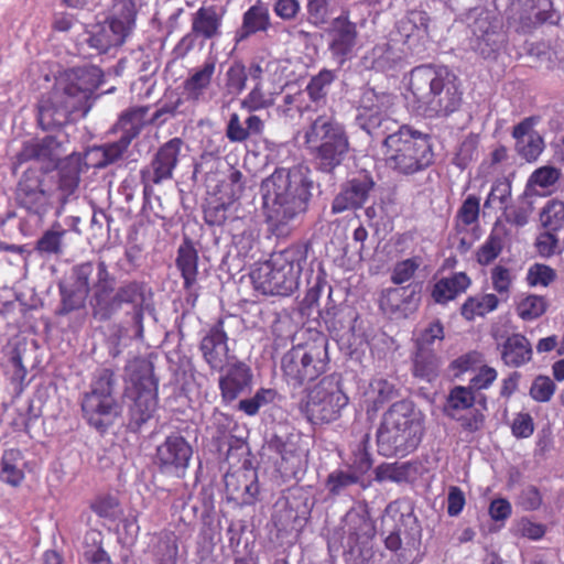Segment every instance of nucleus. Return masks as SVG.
I'll return each instance as SVG.
<instances>
[{"label": "nucleus", "instance_id": "obj_46", "mask_svg": "<svg viewBox=\"0 0 564 564\" xmlns=\"http://www.w3.org/2000/svg\"><path fill=\"white\" fill-rule=\"evenodd\" d=\"M275 104V93L265 91L261 83H257L240 101V108L249 113L268 110Z\"/></svg>", "mask_w": 564, "mask_h": 564}, {"label": "nucleus", "instance_id": "obj_59", "mask_svg": "<svg viewBox=\"0 0 564 564\" xmlns=\"http://www.w3.org/2000/svg\"><path fill=\"white\" fill-rule=\"evenodd\" d=\"M511 196V182L507 178L497 180L485 200L484 207L505 209Z\"/></svg>", "mask_w": 564, "mask_h": 564}, {"label": "nucleus", "instance_id": "obj_31", "mask_svg": "<svg viewBox=\"0 0 564 564\" xmlns=\"http://www.w3.org/2000/svg\"><path fill=\"white\" fill-rule=\"evenodd\" d=\"M411 372L414 378L432 383L442 371V358L434 349L420 348L415 349L411 357Z\"/></svg>", "mask_w": 564, "mask_h": 564}, {"label": "nucleus", "instance_id": "obj_42", "mask_svg": "<svg viewBox=\"0 0 564 564\" xmlns=\"http://www.w3.org/2000/svg\"><path fill=\"white\" fill-rule=\"evenodd\" d=\"M149 109V106H138L126 110L118 121L122 134L131 141L135 139L141 133L143 127L148 123L145 121V116Z\"/></svg>", "mask_w": 564, "mask_h": 564}, {"label": "nucleus", "instance_id": "obj_58", "mask_svg": "<svg viewBox=\"0 0 564 564\" xmlns=\"http://www.w3.org/2000/svg\"><path fill=\"white\" fill-rule=\"evenodd\" d=\"M480 199L475 195H468L456 214V226L464 228L476 224L479 219Z\"/></svg>", "mask_w": 564, "mask_h": 564}, {"label": "nucleus", "instance_id": "obj_52", "mask_svg": "<svg viewBox=\"0 0 564 564\" xmlns=\"http://www.w3.org/2000/svg\"><path fill=\"white\" fill-rule=\"evenodd\" d=\"M143 302V286L137 281H130L118 288L113 295L112 303H116V312H118L123 304L142 305Z\"/></svg>", "mask_w": 564, "mask_h": 564}, {"label": "nucleus", "instance_id": "obj_40", "mask_svg": "<svg viewBox=\"0 0 564 564\" xmlns=\"http://www.w3.org/2000/svg\"><path fill=\"white\" fill-rule=\"evenodd\" d=\"M94 293L90 300L91 311L95 318L108 321L116 313L113 301V285H94Z\"/></svg>", "mask_w": 564, "mask_h": 564}, {"label": "nucleus", "instance_id": "obj_28", "mask_svg": "<svg viewBox=\"0 0 564 564\" xmlns=\"http://www.w3.org/2000/svg\"><path fill=\"white\" fill-rule=\"evenodd\" d=\"M180 539L172 530L154 533L148 545V553L154 564H177Z\"/></svg>", "mask_w": 564, "mask_h": 564}, {"label": "nucleus", "instance_id": "obj_45", "mask_svg": "<svg viewBox=\"0 0 564 564\" xmlns=\"http://www.w3.org/2000/svg\"><path fill=\"white\" fill-rule=\"evenodd\" d=\"M547 306L549 303L544 296L528 294L517 301L516 313L522 321L532 322L541 317Z\"/></svg>", "mask_w": 564, "mask_h": 564}, {"label": "nucleus", "instance_id": "obj_7", "mask_svg": "<svg viewBox=\"0 0 564 564\" xmlns=\"http://www.w3.org/2000/svg\"><path fill=\"white\" fill-rule=\"evenodd\" d=\"M128 386L124 397L128 403V426L137 431L154 414L158 406L159 382L153 364L142 357L132 359L126 367Z\"/></svg>", "mask_w": 564, "mask_h": 564}, {"label": "nucleus", "instance_id": "obj_37", "mask_svg": "<svg viewBox=\"0 0 564 564\" xmlns=\"http://www.w3.org/2000/svg\"><path fill=\"white\" fill-rule=\"evenodd\" d=\"M175 263L184 280V289L191 290L198 275V253L192 243L186 242L180 246Z\"/></svg>", "mask_w": 564, "mask_h": 564}, {"label": "nucleus", "instance_id": "obj_3", "mask_svg": "<svg viewBox=\"0 0 564 564\" xmlns=\"http://www.w3.org/2000/svg\"><path fill=\"white\" fill-rule=\"evenodd\" d=\"M306 259L307 247L303 243H292L273 252L269 260L252 269L250 279L254 290L263 295H291L299 288Z\"/></svg>", "mask_w": 564, "mask_h": 564}, {"label": "nucleus", "instance_id": "obj_30", "mask_svg": "<svg viewBox=\"0 0 564 564\" xmlns=\"http://www.w3.org/2000/svg\"><path fill=\"white\" fill-rule=\"evenodd\" d=\"M471 285V279L466 272H454L449 276L437 280L431 291L435 303L445 305L465 293Z\"/></svg>", "mask_w": 564, "mask_h": 564}, {"label": "nucleus", "instance_id": "obj_26", "mask_svg": "<svg viewBox=\"0 0 564 564\" xmlns=\"http://www.w3.org/2000/svg\"><path fill=\"white\" fill-rule=\"evenodd\" d=\"M61 147V142L53 135L25 141L21 150L15 154L14 165H22L33 160L54 162L59 156Z\"/></svg>", "mask_w": 564, "mask_h": 564}, {"label": "nucleus", "instance_id": "obj_1", "mask_svg": "<svg viewBox=\"0 0 564 564\" xmlns=\"http://www.w3.org/2000/svg\"><path fill=\"white\" fill-rule=\"evenodd\" d=\"M101 70L96 66L68 69L37 102V121L43 130L61 128L73 113L85 117L91 106L95 90L101 84Z\"/></svg>", "mask_w": 564, "mask_h": 564}, {"label": "nucleus", "instance_id": "obj_36", "mask_svg": "<svg viewBox=\"0 0 564 564\" xmlns=\"http://www.w3.org/2000/svg\"><path fill=\"white\" fill-rule=\"evenodd\" d=\"M67 234L68 230L59 221L55 220L36 240L34 250L40 256H61L65 250V237Z\"/></svg>", "mask_w": 564, "mask_h": 564}, {"label": "nucleus", "instance_id": "obj_38", "mask_svg": "<svg viewBox=\"0 0 564 564\" xmlns=\"http://www.w3.org/2000/svg\"><path fill=\"white\" fill-rule=\"evenodd\" d=\"M221 17L217 13L215 7H202L193 17L192 32L205 40H210L219 34Z\"/></svg>", "mask_w": 564, "mask_h": 564}, {"label": "nucleus", "instance_id": "obj_29", "mask_svg": "<svg viewBox=\"0 0 564 564\" xmlns=\"http://www.w3.org/2000/svg\"><path fill=\"white\" fill-rule=\"evenodd\" d=\"M533 348L525 335L513 333L501 344V360L512 368H520L532 360Z\"/></svg>", "mask_w": 564, "mask_h": 564}, {"label": "nucleus", "instance_id": "obj_43", "mask_svg": "<svg viewBox=\"0 0 564 564\" xmlns=\"http://www.w3.org/2000/svg\"><path fill=\"white\" fill-rule=\"evenodd\" d=\"M415 473L414 464L410 462L404 463H382L375 469L376 480L405 482L409 481L411 476Z\"/></svg>", "mask_w": 564, "mask_h": 564}, {"label": "nucleus", "instance_id": "obj_50", "mask_svg": "<svg viewBox=\"0 0 564 564\" xmlns=\"http://www.w3.org/2000/svg\"><path fill=\"white\" fill-rule=\"evenodd\" d=\"M490 281L494 291L499 295L502 300L507 301L510 296L514 274L512 270L501 263L494 265L490 270Z\"/></svg>", "mask_w": 564, "mask_h": 564}, {"label": "nucleus", "instance_id": "obj_39", "mask_svg": "<svg viewBox=\"0 0 564 564\" xmlns=\"http://www.w3.org/2000/svg\"><path fill=\"white\" fill-rule=\"evenodd\" d=\"M498 306L499 297L494 293L468 296L460 307V315L470 322L496 311Z\"/></svg>", "mask_w": 564, "mask_h": 564}, {"label": "nucleus", "instance_id": "obj_56", "mask_svg": "<svg viewBox=\"0 0 564 564\" xmlns=\"http://www.w3.org/2000/svg\"><path fill=\"white\" fill-rule=\"evenodd\" d=\"M368 442V435H366L365 442L358 445L357 449L354 451L351 462L348 464L349 469L358 479L364 482V477L372 468L371 454L366 447Z\"/></svg>", "mask_w": 564, "mask_h": 564}, {"label": "nucleus", "instance_id": "obj_13", "mask_svg": "<svg viewBox=\"0 0 564 564\" xmlns=\"http://www.w3.org/2000/svg\"><path fill=\"white\" fill-rule=\"evenodd\" d=\"M395 96L387 91L366 88L358 101L356 121L360 129L371 137H381L388 130L389 111L394 106Z\"/></svg>", "mask_w": 564, "mask_h": 564}, {"label": "nucleus", "instance_id": "obj_6", "mask_svg": "<svg viewBox=\"0 0 564 564\" xmlns=\"http://www.w3.org/2000/svg\"><path fill=\"white\" fill-rule=\"evenodd\" d=\"M382 145L387 164L403 175L422 172L434 162L431 137L410 124L387 134Z\"/></svg>", "mask_w": 564, "mask_h": 564}, {"label": "nucleus", "instance_id": "obj_19", "mask_svg": "<svg viewBox=\"0 0 564 564\" xmlns=\"http://www.w3.org/2000/svg\"><path fill=\"white\" fill-rule=\"evenodd\" d=\"M46 175L34 169L26 170L18 185V197L21 206L43 217L51 206L50 189L46 187Z\"/></svg>", "mask_w": 564, "mask_h": 564}, {"label": "nucleus", "instance_id": "obj_24", "mask_svg": "<svg viewBox=\"0 0 564 564\" xmlns=\"http://www.w3.org/2000/svg\"><path fill=\"white\" fill-rule=\"evenodd\" d=\"M475 40L473 47L484 58H495L506 42L501 26L486 19H477L473 29Z\"/></svg>", "mask_w": 564, "mask_h": 564}, {"label": "nucleus", "instance_id": "obj_25", "mask_svg": "<svg viewBox=\"0 0 564 564\" xmlns=\"http://www.w3.org/2000/svg\"><path fill=\"white\" fill-rule=\"evenodd\" d=\"M225 370L226 373L219 378V390L223 401L230 403L251 384L252 372L247 364L238 359Z\"/></svg>", "mask_w": 564, "mask_h": 564}, {"label": "nucleus", "instance_id": "obj_32", "mask_svg": "<svg viewBox=\"0 0 564 564\" xmlns=\"http://www.w3.org/2000/svg\"><path fill=\"white\" fill-rule=\"evenodd\" d=\"M395 389L383 378L372 379L364 393V408L368 419L372 420L378 412L393 399Z\"/></svg>", "mask_w": 564, "mask_h": 564}, {"label": "nucleus", "instance_id": "obj_48", "mask_svg": "<svg viewBox=\"0 0 564 564\" xmlns=\"http://www.w3.org/2000/svg\"><path fill=\"white\" fill-rule=\"evenodd\" d=\"M269 28L270 14L268 8L263 4H254L243 13L242 30L246 35L267 31Z\"/></svg>", "mask_w": 564, "mask_h": 564}, {"label": "nucleus", "instance_id": "obj_41", "mask_svg": "<svg viewBox=\"0 0 564 564\" xmlns=\"http://www.w3.org/2000/svg\"><path fill=\"white\" fill-rule=\"evenodd\" d=\"M279 112L286 119L294 120L302 118L306 113L317 112L306 97L305 91L297 90L294 94H286L282 104L279 106Z\"/></svg>", "mask_w": 564, "mask_h": 564}, {"label": "nucleus", "instance_id": "obj_53", "mask_svg": "<svg viewBox=\"0 0 564 564\" xmlns=\"http://www.w3.org/2000/svg\"><path fill=\"white\" fill-rule=\"evenodd\" d=\"M503 250V240L500 235L490 232L485 242L476 251V261L485 267L492 263Z\"/></svg>", "mask_w": 564, "mask_h": 564}, {"label": "nucleus", "instance_id": "obj_14", "mask_svg": "<svg viewBox=\"0 0 564 564\" xmlns=\"http://www.w3.org/2000/svg\"><path fill=\"white\" fill-rule=\"evenodd\" d=\"M194 451L180 433H171L155 448L152 463L161 475L183 478Z\"/></svg>", "mask_w": 564, "mask_h": 564}, {"label": "nucleus", "instance_id": "obj_12", "mask_svg": "<svg viewBox=\"0 0 564 564\" xmlns=\"http://www.w3.org/2000/svg\"><path fill=\"white\" fill-rule=\"evenodd\" d=\"M488 398L485 393H475L467 386H454L449 389L444 404L447 416L460 422L465 432H479L486 422Z\"/></svg>", "mask_w": 564, "mask_h": 564}, {"label": "nucleus", "instance_id": "obj_4", "mask_svg": "<svg viewBox=\"0 0 564 564\" xmlns=\"http://www.w3.org/2000/svg\"><path fill=\"white\" fill-rule=\"evenodd\" d=\"M308 173L307 166L297 164L290 169H276L270 176L274 199L267 219L274 230H280L306 210L313 185Z\"/></svg>", "mask_w": 564, "mask_h": 564}, {"label": "nucleus", "instance_id": "obj_22", "mask_svg": "<svg viewBox=\"0 0 564 564\" xmlns=\"http://www.w3.org/2000/svg\"><path fill=\"white\" fill-rule=\"evenodd\" d=\"M330 41L328 48L333 57L340 64L346 62L352 54L358 40L357 24L349 20L347 13L335 18L328 30Z\"/></svg>", "mask_w": 564, "mask_h": 564}, {"label": "nucleus", "instance_id": "obj_60", "mask_svg": "<svg viewBox=\"0 0 564 564\" xmlns=\"http://www.w3.org/2000/svg\"><path fill=\"white\" fill-rule=\"evenodd\" d=\"M555 392V382L549 376L544 375L536 376L529 390L530 397L539 403H546L551 401Z\"/></svg>", "mask_w": 564, "mask_h": 564}, {"label": "nucleus", "instance_id": "obj_11", "mask_svg": "<svg viewBox=\"0 0 564 564\" xmlns=\"http://www.w3.org/2000/svg\"><path fill=\"white\" fill-rule=\"evenodd\" d=\"M116 373L110 368L101 369L93 379L90 390L84 393L80 408L87 423L105 432L119 414V403L113 395Z\"/></svg>", "mask_w": 564, "mask_h": 564}, {"label": "nucleus", "instance_id": "obj_33", "mask_svg": "<svg viewBox=\"0 0 564 564\" xmlns=\"http://www.w3.org/2000/svg\"><path fill=\"white\" fill-rule=\"evenodd\" d=\"M135 17L137 10L132 0H116L111 15L107 19L109 31L118 35V41H126L134 28Z\"/></svg>", "mask_w": 564, "mask_h": 564}, {"label": "nucleus", "instance_id": "obj_23", "mask_svg": "<svg viewBox=\"0 0 564 564\" xmlns=\"http://www.w3.org/2000/svg\"><path fill=\"white\" fill-rule=\"evenodd\" d=\"M225 489L229 500L241 506L254 505L259 495L258 475L241 468L225 475Z\"/></svg>", "mask_w": 564, "mask_h": 564}, {"label": "nucleus", "instance_id": "obj_62", "mask_svg": "<svg viewBox=\"0 0 564 564\" xmlns=\"http://www.w3.org/2000/svg\"><path fill=\"white\" fill-rule=\"evenodd\" d=\"M15 455L17 453L14 451L6 452L3 454L1 459L0 474L1 480L13 487L21 485L24 479L23 470L20 469L14 463Z\"/></svg>", "mask_w": 564, "mask_h": 564}, {"label": "nucleus", "instance_id": "obj_9", "mask_svg": "<svg viewBox=\"0 0 564 564\" xmlns=\"http://www.w3.org/2000/svg\"><path fill=\"white\" fill-rule=\"evenodd\" d=\"M329 365L328 341L323 335L292 346L282 357L281 369L288 386L294 389L313 382Z\"/></svg>", "mask_w": 564, "mask_h": 564}, {"label": "nucleus", "instance_id": "obj_54", "mask_svg": "<svg viewBox=\"0 0 564 564\" xmlns=\"http://www.w3.org/2000/svg\"><path fill=\"white\" fill-rule=\"evenodd\" d=\"M79 170L74 166H64L58 171L57 191L61 194L59 202L66 204L79 185Z\"/></svg>", "mask_w": 564, "mask_h": 564}, {"label": "nucleus", "instance_id": "obj_27", "mask_svg": "<svg viewBox=\"0 0 564 564\" xmlns=\"http://www.w3.org/2000/svg\"><path fill=\"white\" fill-rule=\"evenodd\" d=\"M216 70V63L209 58L200 67L194 68L189 76L183 82V95L192 104H198L206 99L207 90L210 88Z\"/></svg>", "mask_w": 564, "mask_h": 564}, {"label": "nucleus", "instance_id": "obj_61", "mask_svg": "<svg viewBox=\"0 0 564 564\" xmlns=\"http://www.w3.org/2000/svg\"><path fill=\"white\" fill-rule=\"evenodd\" d=\"M248 74L241 62H234L226 72V88L229 94H241L247 85Z\"/></svg>", "mask_w": 564, "mask_h": 564}, {"label": "nucleus", "instance_id": "obj_17", "mask_svg": "<svg viewBox=\"0 0 564 564\" xmlns=\"http://www.w3.org/2000/svg\"><path fill=\"white\" fill-rule=\"evenodd\" d=\"M198 349L210 371L223 372L228 365L238 359L229 348L225 317H219L214 324L202 330Z\"/></svg>", "mask_w": 564, "mask_h": 564}, {"label": "nucleus", "instance_id": "obj_51", "mask_svg": "<svg viewBox=\"0 0 564 564\" xmlns=\"http://www.w3.org/2000/svg\"><path fill=\"white\" fill-rule=\"evenodd\" d=\"M88 293L89 292L78 286L67 288L65 285H59L61 306L58 308V314L67 315L73 311L82 308Z\"/></svg>", "mask_w": 564, "mask_h": 564}, {"label": "nucleus", "instance_id": "obj_20", "mask_svg": "<svg viewBox=\"0 0 564 564\" xmlns=\"http://www.w3.org/2000/svg\"><path fill=\"white\" fill-rule=\"evenodd\" d=\"M421 303V288L414 284L397 285L381 292L380 310L394 318H408L414 314Z\"/></svg>", "mask_w": 564, "mask_h": 564}, {"label": "nucleus", "instance_id": "obj_63", "mask_svg": "<svg viewBox=\"0 0 564 564\" xmlns=\"http://www.w3.org/2000/svg\"><path fill=\"white\" fill-rule=\"evenodd\" d=\"M544 149V140L539 133H531L524 141L516 142L517 153L527 162H535Z\"/></svg>", "mask_w": 564, "mask_h": 564}, {"label": "nucleus", "instance_id": "obj_10", "mask_svg": "<svg viewBox=\"0 0 564 564\" xmlns=\"http://www.w3.org/2000/svg\"><path fill=\"white\" fill-rule=\"evenodd\" d=\"M304 143L313 154L317 169L325 173L339 166L349 142L344 127L335 119L318 116L305 130Z\"/></svg>", "mask_w": 564, "mask_h": 564}, {"label": "nucleus", "instance_id": "obj_47", "mask_svg": "<svg viewBox=\"0 0 564 564\" xmlns=\"http://www.w3.org/2000/svg\"><path fill=\"white\" fill-rule=\"evenodd\" d=\"M232 207L231 200H223L220 197H210L203 207L205 223L210 227H221L228 219Z\"/></svg>", "mask_w": 564, "mask_h": 564}, {"label": "nucleus", "instance_id": "obj_18", "mask_svg": "<svg viewBox=\"0 0 564 564\" xmlns=\"http://www.w3.org/2000/svg\"><path fill=\"white\" fill-rule=\"evenodd\" d=\"M270 448L279 456L275 458L278 473L284 479L296 478L305 468L307 449L301 445L297 436L290 435L285 438L274 436L269 444Z\"/></svg>", "mask_w": 564, "mask_h": 564}, {"label": "nucleus", "instance_id": "obj_64", "mask_svg": "<svg viewBox=\"0 0 564 564\" xmlns=\"http://www.w3.org/2000/svg\"><path fill=\"white\" fill-rule=\"evenodd\" d=\"M484 356L481 352L473 350L468 351L451 362V369L454 371L455 377H459L468 371H476L484 365Z\"/></svg>", "mask_w": 564, "mask_h": 564}, {"label": "nucleus", "instance_id": "obj_44", "mask_svg": "<svg viewBox=\"0 0 564 564\" xmlns=\"http://www.w3.org/2000/svg\"><path fill=\"white\" fill-rule=\"evenodd\" d=\"M4 376L13 387L15 394H21L29 386L30 380H26L28 370L23 365L21 354L18 349L12 351L11 357L4 366Z\"/></svg>", "mask_w": 564, "mask_h": 564}, {"label": "nucleus", "instance_id": "obj_16", "mask_svg": "<svg viewBox=\"0 0 564 564\" xmlns=\"http://www.w3.org/2000/svg\"><path fill=\"white\" fill-rule=\"evenodd\" d=\"M184 141L174 137L159 147L149 165L140 171V180L143 185V194L148 195L153 191L154 185H160L173 178L176 170Z\"/></svg>", "mask_w": 564, "mask_h": 564}, {"label": "nucleus", "instance_id": "obj_15", "mask_svg": "<svg viewBox=\"0 0 564 564\" xmlns=\"http://www.w3.org/2000/svg\"><path fill=\"white\" fill-rule=\"evenodd\" d=\"M348 525L346 555L354 557V564H367L372 556L371 550H365L376 535V524L367 503L351 508L346 513Z\"/></svg>", "mask_w": 564, "mask_h": 564}, {"label": "nucleus", "instance_id": "obj_35", "mask_svg": "<svg viewBox=\"0 0 564 564\" xmlns=\"http://www.w3.org/2000/svg\"><path fill=\"white\" fill-rule=\"evenodd\" d=\"M335 79L336 74L334 70L323 68L310 78L305 89H303L310 100V105H312L316 111L326 106L327 96Z\"/></svg>", "mask_w": 564, "mask_h": 564}, {"label": "nucleus", "instance_id": "obj_21", "mask_svg": "<svg viewBox=\"0 0 564 564\" xmlns=\"http://www.w3.org/2000/svg\"><path fill=\"white\" fill-rule=\"evenodd\" d=\"M375 186L371 175L360 173L348 180L332 203V213L340 214L349 209H357L367 202Z\"/></svg>", "mask_w": 564, "mask_h": 564}, {"label": "nucleus", "instance_id": "obj_34", "mask_svg": "<svg viewBox=\"0 0 564 564\" xmlns=\"http://www.w3.org/2000/svg\"><path fill=\"white\" fill-rule=\"evenodd\" d=\"M246 127L240 121L238 113L232 112L226 126V137L232 143H242L252 135H261L264 132V121L254 112L245 120Z\"/></svg>", "mask_w": 564, "mask_h": 564}, {"label": "nucleus", "instance_id": "obj_49", "mask_svg": "<svg viewBox=\"0 0 564 564\" xmlns=\"http://www.w3.org/2000/svg\"><path fill=\"white\" fill-rule=\"evenodd\" d=\"M352 485H360L362 488H366L365 482H361L349 469H335L328 474L325 481V486L332 497L339 496Z\"/></svg>", "mask_w": 564, "mask_h": 564}, {"label": "nucleus", "instance_id": "obj_57", "mask_svg": "<svg viewBox=\"0 0 564 564\" xmlns=\"http://www.w3.org/2000/svg\"><path fill=\"white\" fill-rule=\"evenodd\" d=\"M422 264L421 257H412L398 261L391 272V282L395 285H402L409 282Z\"/></svg>", "mask_w": 564, "mask_h": 564}, {"label": "nucleus", "instance_id": "obj_2", "mask_svg": "<svg viewBox=\"0 0 564 564\" xmlns=\"http://www.w3.org/2000/svg\"><path fill=\"white\" fill-rule=\"evenodd\" d=\"M409 93L413 110L425 118H447L463 104L458 77L444 65H420L410 73Z\"/></svg>", "mask_w": 564, "mask_h": 564}, {"label": "nucleus", "instance_id": "obj_5", "mask_svg": "<svg viewBox=\"0 0 564 564\" xmlns=\"http://www.w3.org/2000/svg\"><path fill=\"white\" fill-rule=\"evenodd\" d=\"M424 427L405 401L393 403L383 414L376 433L378 453L384 457H404L420 445Z\"/></svg>", "mask_w": 564, "mask_h": 564}, {"label": "nucleus", "instance_id": "obj_55", "mask_svg": "<svg viewBox=\"0 0 564 564\" xmlns=\"http://www.w3.org/2000/svg\"><path fill=\"white\" fill-rule=\"evenodd\" d=\"M540 218L544 228L552 231L560 230L564 224V203L557 199L547 202Z\"/></svg>", "mask_w": 564, "mask_h": 564}, {"label": "nucleus", "instance_id": "obj_8", "mask_svg": "<svg viewBox=\"0 0 564 564\" xmlns=\"http://www.w3.org/2000/svg\"><path fill=\"white\" fill-rule=\"evenodd\" d=\"M349 404L344 377L333 372L306 390L300 410L312 424H329L339 420Z\"/></svg>", "mask_w": 564, "mask_h": 564}]
</instances>
